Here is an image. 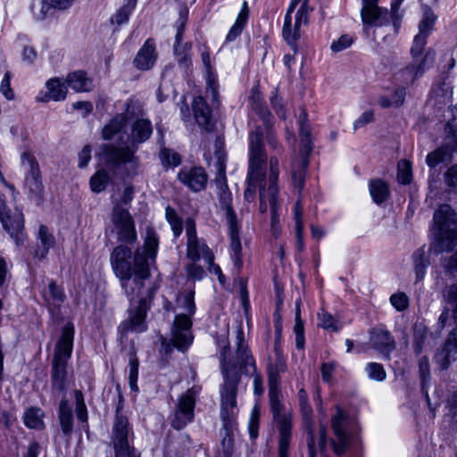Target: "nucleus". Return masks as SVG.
I'll use <instances>...</instances> for the list:
<instances>
[{
  "instance_id": "nucleus-1",
  "label": "nucleus",
  "mask_w": 457,
  "mask_h": 457,
  "mask_svg": "<svg viewBox=\"0 0 457 457\" xmlns=\"http://www.w3.org/2000/svg\"><path fill=\"white\" fill-rule=\"evenodd\" d=\"M237 349L233 353L226 344L220 351V368L223 377V385L220 389L221 417L223 420H229L235 413L237 406V385L240 374H249L253 377L254 394L261 395L263 393L262 378L256 370L255 361L248 350L243 338L241 330L237 333Z\"/></svg>"
},
{
  "instance_id": "nucleus-2",
  "label": "nucleus",
  "mask_w": 457,
  "mask_h": 457,
  "mask_svg": "<svg viewBox=\"0 0 457 457\" xmlns=\"http://www.w3.org/2000/svg\"><path fill=\"white\" fill-rule=\"evenodd\" d=\"M158 249V238L153 228H147L146 237L142 247H138L133 259V274L127 276L129 278L128 287H125L127 278H120L121 287L130 301L138 299H150L153 297L154 289L148 288L146 294L144 292V281L150 277V263L154 262Z\"/></svg>"
},
{
  "instance_id": "nucleus-3",
  "label": "nucleus",
  "mask_w": 457,
  "mask_h": 457,
  "mask_svg": "<svg viewBox=\"0 0 457 457\" xmlns=\"http://www.w3.org/2000/svg\"><path fill=\"white\" fill-rule=\"evenodd\" d=\"M249 169L247 177V187L244 197L247 202L253 201L256 188L259 187V198L263 189L268 193L270 186L269 176H266L267 155L262 145V131L260 128L253 131L249 137Z\"/></svg>"
},
{
  "instance_id": "nucleus-4",
  "label": "nucleus",
  "mask_w": 457,
  "mask_h": 457,
  "mask_svg": "<svg viewBox=\"0 0 457 457\" xmlns=\"http://www.w3.org/2000/svg\"><path fill=\"white\" fill-rule=\"evenodd\" d=\"M153 133L152 123L147 119H137L130 129L129 136L130 146L117 147L113 145H104L101 156L107 164L120 165L134 163L137 165L138 160L135 155L139 144L148 140Z\"/></svg>"
},
{
  "instance_id": "nucleus-5",
  "label": "nucleus",
  "mask_w": 457,
  "mask_h": 457,
  "mask_svg": "<svg viewBox=\"0 0 457 457\" xmlns=\"http://www.w3.org/2000/svg\"><path fill=\"white\" fill-rule=\"evenodd\" d=\"M194 297L195 292L188 290L180 293L176 299L177 308L183 312L175 318L171 328V342L181 351L186 350L193 342L190 316L195 312Z\"/></svg>"
},
{
  "instance_id": "nucleus-6",
  "label": "nucleus",
  "mask_w": 457,
  "mask_h": 457,
  "mask_svg": "<svg viewBox=\"0 0 457 457\" xmlns=\"http://www.w3.org/2000/svg\"><path fill=\"white\" fill-rule=\"evenodd\" d=\"M217 168L220 178L216 179V182L220 185V206L225 211L227 220L228 222L230 234V248L233 253L232 258L234 265L237 269V272L238 273L243 265L241 254L242 245L238 234L237 216L230 204L231 194L228 192L227 186L223 187V184L225 182V163L223 158L220 155L218 157Z\"/></svg>"
},
{
  "instance_id": "nucleus-7",
  "label": "nucleus",
  "mask_w": 457,
  "mask_h": 457,
  "mask_svg": "<svg viewBox=\"0 0 457 457\" xmlns=\"http://www.w3.org/2000/svg\"><path fill=\"white\" fill-rule=\"evenodd\" d=\"M428 35L419 32L413 39L411 48L412 62L407 65L402 71L401 75L406 83H413L420 77L427 69H428L435 62L436 52L429 48L425 54L421 56L424 47L427 44Z\"/></svg>"
},
{
  "instance_id": "nucleus-8",
  "label": "nucleus",
  "mask_w": 457,
  "mask_h": 457,
  "mask_svg": "<svg viewBox=\"0 0 457 457\" xmlns=\"http://www.w3.org/2000/svg\"><path fill=\"white\" fill-rule=\"evenodd\" d=\"M269 395L273 420L279 432L278 457H289L292 414L285 411L284 406L279 401V389L278 386H269Z\"/></svg>"
},
{
  "instance_id": "nucleus-9",
  "label": "nucleus",
  "mask_w": 457,
  "mask_h": 457,
  "mask_svg": "<svg viewBox=\"0 0 457 457\" xmlns=\"http://www.w3.org/2000/svg\"><path fill=\"white\" fill-rule=\"evenodd\" d=\"M439 251H448L457 244V215L449 204H442L434 213Z\"/></svg>"
},
{
  "instance_id": "nucleus-10",
  "label": "nucleus",
  "mask_w": 457,
  "mask_h": 457,
  "mask_svg": "<svg viewBox=\"0 0 457 457\" xmlns=\"http://www.w3.org/2000/svg\"><path fill=\"white\" fill-rule=\"evenodd\" d=\"M134 434L128 418L116 410L112 431V444L114 457H141V453L134 446Z\"/></svg>"
},
{
  "instance_id": "nucleus-11",
  "label": "nucleus",
  "mask_w": 457,
  "mask_h": 457,
  "mask_svg": "<svg viewBox=\"0 0 457 457\" xmlns=\"http://www.w3.org/2000/svg\"><path fill=\"white\" fill-rule=\"evenodd\" d=\"M278 160L277 157H271L270 160V170H269V188L268 193H266L263 189L261 191V205L260 212L264 213L268 211V207H270V214H271V232L274 237H278L280 233V229L278 227V177L279 173L278 170Z\"/></svg>"
},
{
  "instance_id": "nucleus-12",
  "label": "nucleus",
  "mask_w": 457,
  "mask_h": 457,
  "mask_svg": "<svg viewBox=\"0 0 457 457\" xmlns=\"http://www.w3.org/2000/svg\"><path fill=\"white\" fill-rule=\"evenodd\" d=\"M309 0H292L285 17L283 37L289 44L300 37V28L308 22Z\"/></svg>"
},
{
  "instance_id": "nucleus-13",
  "label": "nucleus",
  "mask_w": 457,
  "mask_h": 457,
  "mask_svg": "<svg viewBox=\"0 0 457 457\" xmlns=\"http://www.w3.org/2000/svg\"><path fill=\"white\" fill-rule=\"evenodd\" d=\"M348 415L339 406L336 407V413L331 419V427L337 441H332L335 453L341 456L345 453L351 444L352 435L346 430Z\"/></svg>"
},
{
  "instance_id": "nucleus-14",
  "label": "nucleus",
  "mask_w": 457,
  "mask_h": 457,
  "mask_svg": "<svg viewBox=\"0 0 457 457\" xmlns=\"http://www.w3.org/2000/svg\"><path fill=\"white\" fill-rule=\"evenodd\" d=\"M112 220L118 230L119 240L126 243H134L137 232L133 219L128 210L116 204L113 207Z\"/></svg>"
},
{
  "instance_id": "nucleus-15",
  "label": "nucleus",
  "mask_w": 457,
  "mask_h": 457,
  "mask_svg": "<svg viewBox=\"0 0 457 457\" xmlns=\"http://www.w3.org/2000/svg\"><path fill=\"white\" fill-rule=\"evenodd\" d=\"M0 220L4 228L9 233L17 245L24 244L26 237L23 233L24 217L19 209L0 211Z\"/></svg>"
},
{
  "instance_id": "nucleus-16",
  "label": "nucleus",
  "mask_w": 457,
  "mask_h": 457,
  "mask_svg": "<svg viewBox=\"0 0 457 457\" xmlns=\"http://www.w3.org/2000/svg\"><path fill=\"white\" fill-rule=\"evenodd\" d=\"M21 165L27 170L25 187L34 196H39L44 187L39 165L36 158L29 152H24L21 154Z\"/></svg>"
},
{
  "instance_id": "nucleus-17",
  "label": "nucleus",
  "mask_w": 457,
  "mask_h": 457,
  "mask_svg": "<svg viewBox=\"0 0 457 457\" xmlns=\"http://www.w3.org/2000/svg\"><path fill=\"white\" fill-rule=\"evenodd\" d=\"M453 152H457V133L451 129L445 138V144L428 154L426 163L430 168H435L441 163H449L453 161Z\"/></svg>"
},
{
  "instance_id": "nucleus-18",
  "label": "nucleus",
  "mask_w": 457,
  "mask_h": 457,
  "mask_svg": "<svg viewBox=\"0 0 457 457\" xmlns=\"http://www.w3.org/2000/svg\"><path fill=\"white\" fill-rule=\"evenodd\" d=\"M131 250L126 245L116 246L111 253L110 262L113 272L120 278H127L125 287H128L129 278L127 276L133 274V268L130 263Z\"/></svg>"
},
{
  "instance_id": "nucleus-19",
  "label": "nucleus",
  "mask_w": 457,
  "mask_h": 457,
  "mask_svg": "<svg viewBox=\"0 0 457 457\" xmlns=\"http://www.w3.org/2000/svg\"><path fill=\"white\" fill-rule=\"evenodd\" d=\"M195 396L193 389L187 390L179 398L171 425L176 429L183 428L194 419Z\"/></svg>"
},
{
  "instance_id": "nucleus-20",
  "label": "nucleus",
  "mask_w": 457,
  "mask_h": 457,
  "mask_svg": "<svg viewBox=\"0 0 457 457\" xmlns=\"http://www.w3.org/2000/svg\"><path fill=\"white\" fill-rule=\"evenodd\" d=\"M306 432V444L309 452V457H324L327 447V430L320 426L318 431H315L313 425L303 427Z\"/></svg>"
},
{
  "instance_id": "nucleus-21",
  "label": "nucleus",
  "mask_w": 457,
  "mask_h": 457,
  "mask_svg": "<svg viewBox=\"0 0 457 457\" xmlns=\"http://www.w3.org/2000/svg\"><path fill=\"white\" fill-rule=\"evenodd\" d=\"M361 17L363 24V30L369 33L371 27H381L389 23V13L387 9H382L378 4L362 6Z\"/></svg>"
},
{
  "instance_id": "nucleus-22",
  "label": "nucleus",
  "mask_w": 457,
  "mask_h": 457,
  "mask_svg": "<svg viewBox=\"0 0 457 457\" xmlns=\"http://www.w3.org/2000/svg\"><path fill=\"white\" fill-rule=\"evenodd\" d=\"M370 342L372 347L387 360L390 359V353L395 349L394 337L388 330L382 328H373L370 330Z\"/></svg>"
},
{
  "instance_id": "nucleus-23",
  "label": "nucleus",
  "mask_w": 457,
  "mask_h": 457,
  "mask_svg": "<svg viewBox=\"0 0 457 457\" xmlns=\"http://www.w3.org/2000/svg\"><path fill=\"white\" fill-rule=\"evenodd\" d=\"M299 136L301 139L300 144V156L303 168H308L309 156L312 152V142L311 137V127L308 123L307 113L303 111L299 116Z\"/></svg>"
},
{
  "instance_id": "nucleus-24",
  "label": "nucleus",
  "mask_w": 457,
  "mask_h": 457,
  "mask_svg": "<svg viewBox=\"0 0 457 457\" xmlns=\"http://www.w3.org/2000/svg\"><path fill=\"white\" fill-rule=\"evenodd\" d=\"M73 337L74 327L71 323H68L63 328L62 336L56 344L54 360L67 361L70 359L72 352Z\"/></svg>"
},
{
  "instance_id": "nucleus-25",
  "label": "nucleus",
  "mask_w": 457,
  "mask_h": 457,
  "mask_svg": "<svg viewBox=\"0 0 457 457\" xmlns=\"http://www.w3.org/2000/svg\"><path fill=\"white\" fill-rule=\"evenodd\" d=\"M179 180L187 185L195 192L204 188L207 183V175L202 168H192L190 170H182L179 173Z\"/></svg>"
},
{
  "instance_id": "nucleus-26",
  "label": "nucleus",
  "mask_w": 457,
  "mask_h": 457,
  "mask_svg": "<svg viewBox=\"0 0 457 457\" xmlns=\"http://www.w3.org/2000/svg\"><path fill=\"white\" fill-rule=\"evenodd\" d=\"M435 358L442 369H447L450 362L457 359V328L450 332L444 348Z\"/></svg>"
},
{
  "instance_id": "nucleus-27",
  "label": "nucleus",
  "mask_w": 457,
  "mask_h": 457,
  "mask_svg": "<svg viewBox=\"0 0 457 457\" xmlns=\"http://www.w3.org/2000/svg\"><path fill=\"white\" fill-rule=\"evenodd\" d=\"M187 257L193 262H198L203 257L207 264L213 263L212 251L204 241L198 238L187 242Z\"/></svg>"
},
{
  "instance_id": "nucleus-28",
  "label": "nucleus",
  "mask_w": 457,
  "mask_h": 457,
  "mask_svg": "<svg viewBox=\"0 0 457 457\" xmlns=\"http://www.w3.org/2000/svg\"><path fill=\"white\" fill-rule=\"evenodd\" d=\"M156 60V53L154 39L148 38L138 51L133 63L138 69L146 71L151 69Z\"/></svg>"
},
{
  "instance_id": "nucleus-29",
  "label": "nucleus",
  "mask_w": 457,
  "mask_h": 457,
  "mask_svg": "<svg viewBox=\"0 0 457 457\" xmlns=\"http://www.w3.org/2000/svg\"><path fill=\"white\" fill-rule=\"evenodd\" d=\"M148 310V303L145 299H141L134 311H131L129 320L124 322L123 327L125 329L135 330L142 332L146 329L145 319Z\"/></svg>"
},
{
  "instance_id": "nucleus-30",
  "label": "nucleus",
  "mask_w": 457,
  "mask_h": 457,
  "mask_svg": "<svg viewBox=\"0 0 457 457\" xmlns=\"http://www.w3.org/2000/svg\"><path fill=\"white\" fill-rule=\"evenodd\" d=\"M193 111L198 125L206 130H210L212 127L211 110L202 96L195 97L193 101Z\"/></svg>"
},
{
  "instance_id": "nucleus-31",
  "label": "nucleus",
  "mask_w": 457,
  "mask_h": 457,
  "mask_svg": "<svg viewBox=\"0 0 457 457\" xmlns=\"http://www.w3.org/2000/svg\"><path fill=\"white\" fill-rule=\"evenodd\" d=\"M58 419L62 432L64 436H70L73 431L72 408L66 398H62L59 404Z\"/></svg>"
},
{
  "instance_id": "nucleus-32",
  "label": "nucleus",
  "mask_w": 457,
  "mask_h": 457,
  "mask_svg": "<svg viewBox=\"0 0 457 457\" xmlns=\"http://www.w3.org/2000/svg\"><path fill=\"white\" fill-rule=\"evenodd\" d=\"M38 239L40 240V246L35 251V256L38 259H44L51 247L55 244L54 237L49 232V229L45 225H40L38 229Z\"/></svg>"
},
{
  "instance_id": "nucleus-33",
  "label": "nucleus",
  "mask_w": 457,
  "mask_h": 457,
  "mask_svg": "<svg viewBox=\"0 0 457 457\" xmlns=\"http://www.w3.org/2000/svg\"><path fill=\"white\" fill-rule=\"evenodd\" d=\"M43 297L47 306H59L65 300V294L55 281H51L43 292Z\"/></svg>"
},
{
  "instance_id": "nucleus-34",
  "label": "nucleus",
  "mask_w": 457,
  "mask_h": 457,
  "mask_svg": "<svg viewBox=\"0 0 457 457\" xmlns=\"http://www.w3.org/2000/svg\"><path fill=\"white\" fill-rule=\"evenodd\" d=\"M66 83L77 92L89 91L92 88V81L83 71H75L67 76Z\"/></svg>"
},
{
  "instance_id": "nucleus-35",
  "label": "nucleus",
  "mask_w": 457,
  "mask_h": 457,
  "mask_svg": "<svg viewBox=\"0 0 457 457\" xmlns=\"http://www.w3.org/2000/svg\"><path fill=\"white\" fill-rule=\"evenodd\" d=\"M66 363L67 361H53L52 385L54 389L60 392L64 391L65 388Z\"/></svg>"
},
{
  "instance_id": "nucleus-36",
  "label": "nucleus",
  "mask_w": 457,
  "mask_h": 457,
  "mask_svg": "<svg viewBox=\"0 0 457 457\" xmlns=\"http://www.w3.org/2000/svg\"><path fill=\"white\" fill-rule=\"evenodd\" d=\"M126 125V117L116 114L102 129V137L104 140L112 139Z\"/></svg>"
},
{
  "instance_id": "nucleus-37",
  "label": "nucleus",
  "mask_w": 457,
  "mask_h": 457,
  "mask_svg": "<svg viewBox=\"0 0 457 457\" xmlns=\"http://www.w3.org/2000/svg\"><path fill=\"white\" fill-rule=\"evenodd\" d=\"M370 192L376 204H382L389 195V187L385 181L374 179L370 183Z\"/></svg>"
},
{
  "instance_id": "nucleus-38",
  "label": "nucleus",
  "mask_w": 457,
  "mask_h": 457,
  "mask_svg": "<svg viewBox=\"0 0 457 457\" xmlns=\"http://www.w3.org/2000/svg\"><path fill=\"white\" fill-rule=\"evenodd\" d=\"M286 370V362L282 356L278 355L274 363L268 366L269 386H279V374Z\"/></svg>"
},
{
  "instance_id": "nucleus-39",
  "label": "nucleus",
  "mask_w": 457,
  "mask_h": 457,
  "mask_svg": "<svg viewBox=\"0 0 457 457\" xmlns=\"http://www.w3.org/2000/svg\"><path fill=\"white\" fill-rule=\"evenodd\" d=\"M248 6L247 3L244 2L241 12H239L237 19L235 24L231 27L230 30L227 35V41H233L237 38L242 32L245 25L246 24L248 19Z\"/></svg>"
},
{
  "instance_id": "nucleus-40",
  "label": "nucleus",
  "mask_w": 457,
  "mask_h": 457,
  "mask_svg": "<svg viewBox=\"0 0 457 457\" xmlns=\"http://www.w3.org/2000/svg\"><path fill=\"white\" fill-rule=\"evenodd\" d=\"M453 96V87L446 81H441L431 91V97L438 104H447Z\"/></svg>"
},
{
  "instance_id": "nucleus-41",
  "label": "nucleus",
  "mask_w": 457,
  "mask_h": 457,
  "mask_svg": "<svg viewBox=\"0 0 457 457\" xmlns=\"http://www.w3.org/2000/svg\"><path fill=\"white\" fill-rule=\"evenodd\" d=\"M44 412L39 408H30L25 411L23 419L27 427L35 429H42L45 427Z\"/></svg>"
},
{
  "instance_id": "nucleus-42",
  "label": "nucleus",
  "mask_w": 457,
  "mask_h": 457,
  "mask_svg": "<svg viewBox=\"0 0 457 457\" xmlns=\"http://www.w3.org/2000/svg\"><path fill=\"white\" fill-rule=\"evenodd\" d=\"M48 89V97L54 101L64 100L67 95V87L62 83L59 79H51L46 82Z\"/></svg>"
},
{
  "instance_id": "nucleus-43",
  "label": "nucleus",
  "mask_w": 457,
  "mask_h": 457,
  "mask_svg": "<svg viewBox=\"0 0 457 457\" xmlns=\"http://www.w3.org/2000/svg\"><path fill=\"white\" fill-rule=\"evenodd\" d=\"M186 24V20L184 18L181 19V22L178 27L177 34H176V44L174 46L175 53L178 55H181L180 59H179V62L180 65H184L185 67H187L189 59L187 57L186 53L190 49V46L186 44L183 46V50L180 51L179 49V44L182 40V34L184 32Z\"/></svg>"
},
{
  "instance_id": "nucleus-44",
  "label": "nucleus",
  "mask_w": 457,
  "mask_h": 457,
  "mask_svg": "<svg viewBox=\"0 0 457 457\" xmlns=\"http://www.w3.org/2000/svg\"><path fill=\"white\" fill-rule=\"evenodd\" d=\"M414 270L416 275V281H421L426 273V268L428 264V260L425 256L423 249H419L413 255Z\"/></svg>"
},
{
  "instance_id": "nucleus-45",
  "label": "nucleus",
  "mask_w": 457,
  "mask_h": 457,
  "mask_svg": "<svg viewBox=\"0 0 457 457\" xmlns=\"http://www.w3.org/2000/svg\"><path fill=\"white\" fill-rule=\"evenodd\" d=\"M427 335L428 330L425 325L421 323L415 324L413 330V349L416 354L421 353Z\"/></svg>"
},
{
  "instance_id": "nucleus-46",
  "label": "nucleus",
  "mask_w": 457,
  "mask_h": 457,
  "mask_svg": "<svg viewBox=\"0 0 457 457\" xmlns=\"http://www.w3.org/2000/svg\"><path fill=\"white\" fill-rule=\"evenodd\" d=\"M109 182V174L104 170H99L90 179V187L93 192L99 193L105 189Z\"/></svg>"
},
{
  "instance_id": "nucleus-47",
  "label": "nucleus",
  "mask_w": 457,
  "mask_h": 457,
  "mask_svg": "<svg viewBox=\"0 0 457 457\" xmlns=\"http://www.w3.org/2000/svg\"><path fill=\"white\" fill-rule=\"evenodd\" d=\"M436 20V16L433 11L429 7L425 6L423 11V18L419 25V32H423L428 36L433 29V25Z\"/></svg>"
},
{
  "instance_id": "nucleus-48",
  "label": "nucleus",
  "mask_w": 457,
  "mask_h": 457,
  "mask_svg": "<svg viewBox=\"0 0 457 457\" xmlns=\"http://www.w3.org/2000/svg\"><path fill=\"white\" fill-rule=\"evenodd\" d=\"M307 168H303L302 161L295 160L292 164L293 184L299 190H302L304 185V175Z\"/></svg>"
},
{
  "instance_id": "nucleus-49",
  "label": "nucleus",
  "mask_w": 457,
  "mask_h": 457,
  "mask_svg": "<svg viewBox=\"0 0 457 457\" xmlns=\"http://www.w3.org/2000/svg\"><path fill=\"white\" fill-rule=\"evenodd\" d=\"M121 114L126 117V122L132 120L144 119L143 106L137 101L129 100L127 103L125 112Z\"/></svg>"
},
{
  "instance_id": "nucleus-50",
  "label": "nucleus",
  "mask_w": 457,
  "mask_h": 457,
  "mask_svg": "<svg viewBox=\"0 0 457 457\" xmlns=\"http://www.w3.org/2000/svg\"><path fill=\"white\" fill-rule=\"evenodd\" d=\"M397 179L402 184H409L412 179L411 162L403 159L397 165Z\"/></svg>"
},
{
  "instance_id": "nucleus-51",
  "label": "nucleus",
  "mask_w": 457,
  "mask_h": 457,
  "mask_svg": "<svg viewBox=\"0 0 457 457\" xmlns=\"http://www.w3.org/2000/svg\"><path fill=\"white\" fill-rule=\"evenodd\" d=\"M442 296L446 303L454 305L453 316L457 320V284L446 286L442 291Z\"/></svg>"
},
{
  "instance_id": "nucleus-52",
  "label": "nucleus",
  "mask_w": 457,
  "mask_h": 457,
  "mask_svg": "<svg viewBox=\"0 0 457 457\" xmlns=\"http://www.w3.org/2000/svg\"><path fill=\"white\" fill-rule=\"evenodd\" d=\"M74 396L76 401L77 417L80 421L85 422L87 420V411L84 402L83 394L80 390H75Z\"/></svg>"
},
{
  "instance_id": "nucleus-53",
  "label": "nucleus",
  "mask_w": 457,
  "mask_h": 457,
  "mask_svg": "<svg viewBox=\"0 0 457 457\" xmlns=\"http://www.w3.org/2000/svg\"><path fill=\"white\" fill-rule=\"evenodd\" d=\"M366 370L370 379L382 381L386 378V370L383 366L377 362H370L367 365Z\"/></svg>"
},
{
  "instance_id": "nucleus-54",
  "label": "nucleus",
  "mask_w": 457,
  "mask_h": 457,
  "mask_svg": "<svg viewBox=\"0 0 457 457\" xmlns=\"http://www.w3.org/2000/svg\"><path fill=\"white\" fill-rule=\"evenodd\" d=\"M160 157L163 165L177 166L180 162L179 155L168 148H162L160 153Z\"/></svg>"
},
{
  "instance_id": "nucleus-55",
  "label": "nucleus",
  "mask_w": 457,
  "mask_h": 457,
  "mask_svg": "<svg viewBox=\"0 0 457 457\" xmlns=\"http://www.w3.org/2000/svg\"><path fill=\"white\" fill-rule=\"evenodd\" d=\"M138 375V361L134 353L130 355L129 358V386L131 390L137 391V380Z\"/></svg>"
},
{
  "instance_id": "nucleus-56",
  "label": "nucleus",
  "mask_w": 457,
  "mask_h": 457,
  "mask_svg": "<svg viewBox=\"0 0 457 457\" xmlns=\"http://www.w3.org/2000/svg\"><path fill=\"white\" fill-rule=\"evenodd\" d=\"M54 4L51 0H41L37 5H39V10L37 11L36 8L37 7L36 4L33 5V12L34 17L37 21H43L46 19V15L48 14L49 11L54 8Z\"/></svg>"
},
{
  "instance_id": "nucleus-57",
  "label": "nucleus",
  "mask_w": 457,
  "mask_h": 457,
  "mask_svg": "<svg viewBox=\"0 0 457 457\" xmlns=\"http://www.w3.org/2000/svg\"><path fill=\"white\" fill-rule=\"evenodd\" d=\"M319 320H320V325L324 329L337 331L338 327L337 325V320L334 319V317L330 313H328L325 311H322L320 313H319Z\"/></svg>"
},
{
  "instance_id": "nucleus-58",
  "label": "nucleus",
  "mask_w": 457,
  "mask_h": 457,
  "mask_svg": "<svg viewBox=\"0 0 457 457\" xmlns=\"http://www.w3.org/2000/svg\"><path fill=\"white\" fill-rule=\"evenodd\" d=\"M353 43V37L349 35H342L337 40L334 41L331 46L330 49L334 53L341 52L349 46H352Z\"/></svg>"
},
{
  "instance_id": "nucleus-59",
  "label": "nucleus",
  "mask_w": 457,
  "mask_h": 457,
  "mask_svg": "<svg viewBox=\"0 0 457 457\" xmlns=\"http://www.w3.org/2000/svg\"><path fill=\"white\" fill-rule=\"evenodd\" d=\"M390 303L397 311H404L409 306V298L404 293L401 292L392 295Z\"/></svg>"
},
{
  "instance_id": "nucleus-60",
  "label": "nucleus",
  "mask_w": 457,
  "mask_h": 457,
  "mask_svg": "<svg viewBox=\"0 0 457 457\" xmlns=\"http://www.w3.org/2000/svg\"><path fill=\"white\" fill-rule=\"evenodd\" d=\"M300 410L303 416V427H310L313 425L312 420V408L307 401L300 402Z\"/></svg>"
},
{
  "instance_id": "nucleus-61",
  "label": "nucleus",
  "mask_w": 457,
  "mask_h": 457,
  "mask_svg": "<svg viewBox=\"0 0 457 457\" xmlns=\"http://www.w3.org/2000/svg\"><path fill=\"white\" fill-rule=\"evenodd\" d=\"M133 8L124 4L121 8H120L117 12L112 18V22L120 25L128 21L129 15L132 12Z\"/></svg>"
},
{
  "instance_id": "nucleus-62",
  "label": "nucleus",
  "mask_w": 457,
  "mask_h": 457,
  "mask_svg": "<svg viewBox=\"0 0 457 457\" xmlns=\"http://www.w3.org/2000/svg\"><path fill=\"white\" fill-rule=\"evenodd\" d=\"M11 74L9 71H6L4 79L1 82L0 86V91L2 94L5 96L7 100H13L14 99V93L11 87Z\"/></svg>"
},
{
  "instance_id": "nucleus-63",
  "label": "nucleus",
  "mask_w": 457,
  "mask_h": 457,
  "mask_svg": "<svg viewBox=\"0 0 457 457\" xmlns=\"http://www.w3.org/2000/svg\"><path fill=\"white\" fill-rule=\"evenodd\" d=\"M447 187L453 190L457 189V164L447 169L444 175Z\"/></svg>"
},
{
  "instance_id": "nucleus-64",
  "label": "nucleus",
  "mask_w": 457,
  "mask_h": 457,
  "mask_svg": "<svg viewBox=\"0 0 457 457\" xmlns=\"http://www.w3.org/2000/svg\"><path fill=\"white\" fill-rule=\"evenodd\" d=\"M221 453L223 457H232L234 453V440L232 436L227 432L221 441Z\"/></svg>"
}]
</instances>
